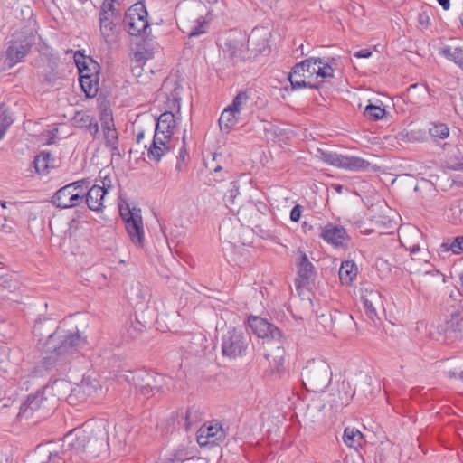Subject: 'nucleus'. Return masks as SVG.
Instances as JSON below:
<instances>
[{"instance_id": "nucleus-1", "label": "nucleus", "mask_w": 463, "mask_h": 463, "mask_svg": "<svg viewBox=\"0 0 463 463\" xmlns=\"http://www.w3.org/2000/svg\"><path fill=\"white\" fill-rule=\"evenodd\" d=\"M67 449L43 451L37 449L30 458L35 463H84L82 454L96 458L106 453L109 447V432L104 423L90 426L85 424L83 429L73 430L66 436Z\"/></svg>"}, {"instance_id": "nucleus-2", "label": "nucleus", "mask_w": 463, "mask_h": 463, "mask_svg": "<svg viewBox=\"0 0 463 463\" xmlns=\"http://www.w3.org/2000/svg\"><path fill=\"white\" fill-rule=\"evenodd\" d=\"M86 338L79 332L64 333L58 328L47 335L43 349L48 355L42 360V367L46 371L55 370L62 374L68 370L72 356L85 346Z\"/></svg>"}, {"instance_id": "nucleus-3", "label": "nucleus", "mask_w": 463, "mask_h": 463, "mask_svg": "<svg viewBox=\"0 0 463 463\" xmlns=\"http://www.w3.org/2000/svg\"><path fill=\"white\" fill-rule=\"evenodd\" d=\"M182 86L175 78H166L159 90V95L165 98V111L157 118L155 134L170 139L181 119Z\"/></svg>"}, {"instance_id": "nucleus-4", "label": "nucleus", "mask_w": 463, "mask_h": 463, "mask_svg": "<svg viewBox=\"0 0 463 463\" xmlns=\"http://www.w3.org/2000/svg\"><path fill=\"white\" fill-rule=\"evenodd\" d=\"M58 399L52 394V388L44 386L27 396L22 403L18 417L28 420H42L50 415L56 408Z\"/></svg>"}, {"instance_id": "nucleus-5", "label": "nucleus", "mask_w": 463, "mask_h": 463, "mask_svg": "<svg viewBox=\"0 0 463 463\" xmlns=\"http://www.w3.org/2000/svg\"><path fill=\"white\" fill-rule=\"evenodd\" d=\"M301 379L307 391L320 392L330 383L332 372L326 361L312 359L303 367Z\"/></svg>"}, {"instance_id": "nucleus-6", "label": "nucleus", "mask_w": 463, "mask_h": 463, "mask_svg": "<svg viewBox=\"0 0 463 463\" xmlns=\"http://www.w3.org/2000/svg\"><path fill=\"white\" fill-rule=\"evenodd\" d=\"M250 344L251 335L246 326L230 328L222 336V354L229 359L243 357Z\"/></svg>"}, {"instance_id": "nucleus-7", "label": "nucleus", "mask_w": 463, "mask_h": 463, "mask_svg": "<svg viewBox=\"0 0 463 463\" xmlns=\"http://www.w3.org/2000/svg\"><path fill=\"white\" fill-rule=\"evenodd\" d=\"M317 63H323V59L310 57L294 65L288 74V80L293 90L302 88L318 90L321 87L322 81H312L316 78V65Z\"/></svg>"}, {"instance_id": "nucleus-8", "label": "nucleus", "mask_w": 463, "mask_h": 463, "mask_svg": "<svg viewBox=\"0 0 463 463\" xmlns=\"http://www.w3.org/2000/svg\"><path fill=\"white\" fill-rule=\"evenodd\" d=\"M90 185L88 178L72 182L60 188L52 196V202L61 209L72 208L84 203V194Z\"/></svg>"}, {"instance_id": "nucleus-9", "label": "nucleus", "mask_w": 463, "mask_h": 463, "mask_svg": "<svg viewBox=\"0 0 463 463\" xmlns=\"http://www.w3.org/2000/svg\"><path fill=\"white\" fill-rule=\"evenodd\" d=\"M35 43V30L25 26L10 41L6 49V61L9 67L21 62Z\"/></svg>"}, {"instance_id": "nucleus-10", "label": "nucleus", "mask_w": 463, "mask_h": 463, "mask_svg": "<svg viewBox=\"0 0 463 463\" xmlns=\"http://www.w3.org/2000/svg\"><path fill=\"white\" fill-rule=\"evenodd\" d=\"M248 321L250 327L258 337L280 344L282 333L275 325L267 319L253 316L250 317ZM276 353L274 360L276 363H280L283 360L284 349L279 345L276 346Z\"/></svg>"}, {"instance_id": "nucleus-11", "label": "nucleus", "mask_w": 463, "mask_h": 463, "mask_svg": "<svg viewBox=\"0 0 463 463\" xmlns=\"http://www.w3.org/2000/svg\"><path fill=\"white\" fill-rule=\"evenodd\" d=\"M120 216L124 220L130 241L138 248H143L145 241L143 219L140 209L120 208Z\"/></svg>"}, {"instance_id": "nucleus-12", "label": "nucleus", "mask_w": 463, "mask_h": 463, "mask_svg": "<svg viewBox=\"0 0 463 463\" xmlns=\"http://www.w3.org/2000/svg\"><path fill=\"white\" fill-rule=\"evenodd\" d=\"M179 29L187 35L188 41L185 44L184 53L189 51L195 53L197 57L200 56L202 52L203 41L199 39L203 33V21L201 17H196L193 20L185 16H181L178 22Z\"/></svg>"}, {"instance_id": "nucleus-13", "label": "nucleus", "mask_w": 463, "mask_h": 463, "mask_svg": "<svg viewBox=\"0 0 463 463\" xmlns=\"http://www.w3.org/2000/svg\"><path fill=\"white\" fill-rule=\"evenodd\" d=\"M124 25L127 32L134 36L146 33L149 26L147 11L142 3H137L130 6L125 14Z\"/></svg>"}, {"instance_id": "nucleus-14", "label": "nucleus", "mask_w": 463, "mask_h": 463, "mask_svg": "<svg viewBox=\"0 0 463 463\" xmlns=\"http://www.w3.org/2000/svg\"><path fill=\"white\" fill-rule=\"evenodd\" d=\"M118 381H126L134 385L135 388L143 395L150 394L151 372L145 369H137L134 371H126L117 375Z\"/></svg>"}, {"instance_id": "nucleus-15", "label": "nucleus", "mask_w": 463, "mask_h": 463, "mask_svg": "<svg viewBox=\"0 0 463 463\" xmlns=\"http://www.w3.org/2000/svg\"><path fill=\"white\" fill-rule=\"evenodd\" d=\"M223 52L231 59H245L248 52L246 35L237 32L230 33L225 39Z\"/></svg>"}, {"instance_id": "nucleus-16", "label": "nucleus", "mask_w": 463, "mask_h": 463, "mask_svg": "<svg viewBox=\"0 0 463 463\" xmlns=\"http://www.w3.org/2000/svg\"><path fill=\"white\" fill-rule=\"evenodd\" d=\"M226 433L221 422L217 420H213L209 422L206 428V434L204 435V451L207 449L213 448L215 453V458L218 459L221 456L220 443L225 439Z\"/></svg>"}, {"instance_id": "nucleus-17", "label": "nucleus", "mask_w": 463, "mask_h": 463, "mask_svg": "<svg viewBox=\"0 0 463 463\" xmlns=\"http://www.w3.org/2000/svg\"><path fill=\"white\" fill-rule=\"evenodd\" d=\"M296 265L298 268V278L295 280L296 286L298 288L308 286L314 280L316 272L314 265L305 252L301 250L298 252Z\"/></svg>"}, {"instance_id": "nucleus-18", "label": "nucleus", "mask_w": 463, "mask_h": 463, "mask_svg": "<svg viewBox=\"0 0 463 463\" xmlns=\"http://www.w3.org/2000/svg\"><path fill=\"white\" fill-rule=\"evenodd\" d=\"M105 194L106 188L100 187L99 184L89 185L84 194V203H86L90 210L99 212L103 208Z\"/></svg>"}, {"instance_id": "nucleus-19", "label": "nucleus", "mask_w": 463, "mask_h": 463, "mask_svg": "<svg viewBox=\"0 0 463 463\" xmlns=\"http://www.w3.org/2000/svg\"><path fill=\"white\" fill-rule=\"evenodd\" d=\"M320 236L335 246L343 245L347 239L345 229L333 223H327L324 227H320Z\"/></svg>"}, {"instance_id": "nucleus-20", "label": "nucleus", "mask_w": 463, "mask_h": 463, "mask_svg": "<svg viewBox=\"0 0 463 463\" xmlns=\"http://www.w3.org/2000/svg\"><path fill=\"white\" fill-rule=\"evenodd\" d=\"M444 331L453 337L463 338V308L452 312L446 319Z\"/></svg>"}, {"instance_id": "nucleus-21", "label": "nucleus", "mask_w": 463, "mask_h": 463, "mask_svg": "<svg viewBox=\"0 0 463 463\" xmlns=\"http://www.w3.org/2000/svg\"><path fill=\"white\" fill-rule=\"evenodd\" d=\"M120 17L99 15V30L106 43L111 42L116 35L117 22Z\"/></svg>"}, {"instance_id": "nucleus-22", "label": "nucleus", "mask_w": 463, "mask_h": 463, "mask_svg": "<svg viewBox=\"0 0 463 463\" xmlns=\"http://www.w3.org/2000/svg\"><path fill=\"white\" fill-rule=\"evenodd\" d=\"M79 80L80 87L87 97L93 98L97 95L99 90L98 75H95V73L80 74Z\"/></svg>"}, {"instance_id": "nucleus-23", "label": "nucleus", "mask_w": 463, "mask_h": 463, "mask_svg": "<svg viewBox=\"0 0 463 463\" xmlns=\"http://www.w3.org/2000/svg\"><path fill=\"white\" fill-rule=\"evenodd\" d=\"M167 141H169V139L163 138L158 134H155L152 144L148 149V157L159 161L165 153L169 150V146L166 145Z\"/></svg>"}, {"instance_id": "nucleus-24", "label": "nucleus", "mask_w": 463, "mask_h": 463, "mask_svg": "<svg viewBox=\"0 0 463 463\" xmlns=\"http://www.w3.org/2000/svg\"><path fill=\"white\" fill-rule=\"evenodd\" d=\"M55 159L50 152L43 151L34 157L33 165L39 175H45L49 169L54 166Z\"/></svg>"}, {"instance_id": "nucleus-25", "label": "nucleus", "mask_w": 463, "mask_h": 463, "mask_svg": "<svg viewBox=\"0 0 463 463\" xmlns=\"http://www.w3.org/2000/svg\"><path fill=\"white\" fill-rule=\"evenodd\" d=\"M362 302L365 315L369 319L374 321L377 317V311L375 304L380 302V295L376 291H370L369 293L362 296Z\"/></svg>"}, {"instance_id": "nucleus-26", "label": "nucleus", "mask_w": 463, "mask_h": 463, "mask_svg": "<svg viewBox=\"0 0 463 463\" xmlns=\"http://www.w3.org/2000/svg\"><path fill=\"white\" fill-rule=\"evenodd\" d=\"M151 381H150V393H152L155 390L158 392H163L165 388L167 390L173 389L174 386V381L171 377L151 373Z\"/></svg>"}, {"instance_id": "nucleus-27", "label": "nucleus", "mask_w": 463, "mask_h": 463, "mask_svg": "<svg viewBox=\"0 0 463 463\" xmlns=\"http://www.w3.org/2000/svg\"><path fill=\"white\" fill-rule=\"evenodd\" d=\"M93 388L88 383H81L80 385L72 389L67 400L70 404H75L77 402H83L87 397L91 394Z\"/></svg>"}, {"instance_id": "nucleus-28", "label": "nucleus", "mask_w": 463, "mask_h": 463, "mask_svg": "<svg viewBox=\"0 0 463 463\" xmlns=\"http://www.w3.org/2000/svg\"><path fill=\"white\" fill-rule=\"evenodd\" d=\"M363 439L364 436L359 430L351 427H346L345 429L343 441L346 446L357 449L362 447Z\"/></svg>"}, {"instance_id": "nucleus-29", "label": "nucleus", "mask_w": 463, "mask_h": 463, "mask_svg": "<svg viewBox=\"0 0 463 463\" xmlns=\"http://www.w3.org/2000/svg\"><path fill=\"white\" fill-rule=\"evenodd\" d=\"M338 273L341 283L349 285L357 275V267L354 261L346 260L342 262Z\"/></svg>"}, {"instance_id": "nucleus-30", "label": "nucleus", "mask_w": 463, "mask_h": 463, "mask_svg": "<svg viewBox=\"0 0 463 463\" xmlns=\"http://www.w3.org/2000/svg\"><path fill=\"white\" fill-rule=\"evenodd\" d=\"M370 163L358 156H344L341 168L351 171H363L369 167Z\"/></svg>"}, {"instance_id": "nucleus-31", "label": "nucleus", "mask_w": 463, "mask_h": 463, "mask_svg": "<svg viewBox=\"0 0 463 463\" xmlns=\"http://www.w3.org/2000/svg\"><path fill=\"white\" fill-rule=\"evenodd\" d=\"M146 328V324L142 323L137 317L130 318L125 326L127 337L129 339H136L141 335Z\"/></svg>"}, {"instance_id": "nucleus-32", "label": "nucleus", "mask_w": 463, "mask_h": 463, "mask_svg": "<svg viewBox=\"0 0 463 463\" xmlns=\"http://www.w3.org/2000/svg\"><path fill=\"white\" fill-rule=\"evenodd\" d=\"M440 54L446 59L455 62L459 68L463 69V48L445 46L441 49Z\"/></svg>"}, {"instance_id": "nucleus-33", "label": "nucleus", "mask_w": 463, "mask_h": 463, "mask_svg": "<svg viewBox=\"0 0 463 463\" xmlns=\"http://www.w3.org/2000/svg\"><path fill=\"white\" fill-rule=\"evenodd\" d=\"M106 146H114L118 143V136L114 127L113 120L104 122L102 125Z\"/></svg>"}, {"instance_id": "nucleus-34", "label": "nucleus", "mask_w": 463, "mask_h": 463, "mask_svg": "<svg viewBox=\"0 0 463 463\" xmlns=\"http://www.w3.org/2000/svg\"><path fill=\"white\" fill-rule=\"evenodd\" d=\"M441 252L451 251L454 254L463 253V236H458L453 241L447 240L440 245Z\"/></svg>"}, {"instance_id": "nucleus-35", "label": "nucleus", "mask_w": 463, "mask_h": 463, "mask_svg": "<svg viewBox=\"0 0 463 463\" xmlns=\"http://www.w3.org/2000/svg\"><path fill=\"white\" fill-rule=\"evenodd\" d=\"M202 411L200 407L193 406L190 407L185 415V429L189 431L192 427L197 428V424L202 420Z\"/></svg>"}, {"instance_id": "nucleus-36", "label": "nucleus", "mask_w": 463, "mask_h": 463, "mask_svg": "<svg viewBox=\"0 0 463 463\" xmlns=\"http://www.w3.org/2000/svg\"><path fill=\"white\" fill-rule=\"evenodd\" d=\"M250 100V96L248 91H240L236 97L233 99V101L230 107L237 112L238 115L241 114V111L245 110L248 108V102Z\"/></svg>"}, {"instance_id": "nucleus-37", "label": "nucleus", "mask_w": 463, "mask_h": 463, "mask_svg": "<svg viewBox=\"0 0 463 463\" xmlns=\"http://www.w3.org/2000/svg\"><path fill=\"white\" fill-rule=\"evenodd\" d=\"M239 115L230 106L225 109L219 118L221 127L224 126L226 128H232L237 121Z\"/></svg>"}, {"instance_id": "nucleus-38", "label": "nucleus", "mask_w": 463, "mask_h": 463, "mask_svg": "<svg viewBox=\"0 0 463 463\" xmlns=\"http://www.w3.org/2000/svg\"><path fill=\"white\" fill-rule=\"evenodd\" d=\"M385 114L386 111L383 108L373 104L367 105L364 111V117L373 121H377L383 118Z\"/></svg>"}, {"instance_id": "nucleus-39", "label": "nucleus", "mask_w": 463, "mask_h": 463, "mask_svg": "<svg viewBox=\"0 0 463 463\" xmlns=\"http://www.w3.org/2000/svg\"><path fill=\"white\" fill-rule=\"evenodd\" d=\"M116 1L117 0H105L101 5L99 15L120 17V10L117 9L114 5Z\"/></svg>"}, {"instance_id": "nucleus-40", "label": "nucleus", "mask_w": 463, "mask_h": 463, "mask_svg": "<svg viewBox=\"0 0 463 463\" xmlns=\"http://www.w3.org/2000/svg\"><path fill=\"white\" fill-rule=\"evenodd\" d=\"M319 151L321 153V159L325 163H327L331 165L341 168V165H342V161H343V157H344L343 155H339V154L332 153V152H325V151H321V150H319Z\"/></svg>"}, {"instance_id": "nucleus-41", "label": "nucleus", "mask_w": 463, "mask_h": 463, "mask_svg": "<svg viewBox=\"0 0 463 463\" xmlns=\"http://www.w3.org/2000/svg\"><path fill=\"white\" fill-rule=\"evenodd\" d=\"M449 211L451 212L452 222L463 224V199L452 203Z\"/></svg>"}, {"instance_id": "nucleus-42", "label": "nucleus", "mask_w": 463, "mask_h": 463, "mask_svg": "<svg viewBox=\"0 0 463 463\" xmlns=\"http://www.w3.org/2000/svg\"><path fill=\"white\" fill-rule=\"evenodd\" d=\"M430 133L434 137L444 139L448 137L449 131L447 125L442 123H436L433 124L432 127L430 128Z\"/></svg>"}, {"instance_id": "nucleus-43", "label": "nucleus", "mask_w": 463, "mask_h": 463, "mask_svg": "<svg viewBox=\"0 0 463 463\" xmlns=\"http://www.w3.org/2000/svg\"><path fill=\"white\" fill-rule=\"evenodd\" d=\"M319 66L316 70V78L321 77L323 79L333 78L334 69L329 62L323 61V63H318Z\"/></svg>"}, {"instance_id": "nucleus-44", "label": "nucleus", "mask_w": 463, "mask_h": 463, "mask_svg": "<svg viewBox=\"0 0 463 463\" xmlns=\"http://www.w3.org/2000/svg\"><path fill=\"white\" fill-rule=\"evenodd\" d=\"M14 119L11 114L8 112L7 109L4 104L0 105V129L3 128L5 131L12 125Z\"/></svg>"}, {"instance_id": "nucleus-45", "label": "nucleus", "mask_w": 463, "mask_h": 463, "mask_svg": "<svg viewBox=\"0 0 463 463\" xmlns=\"http://www.w3.org/2000/svg\"><path fill=\"white\" fill-rule=\"evenodd\" d=\"M92 118L93 117L87 112L80 111L75 114L73 120L78 128H87L88 125L91 124Z\"/></svg>"}, {"instance_id": "nucleus-46", "label": "nucleus", "mask_w": 463, "mask_h": 463, "mask_svg": "<svg viewBox=\"0 0 463 463\" xmlns=\"http://www.w3.org/2000/svg\"><path fill=\"white\" fill-rule=\"evenodd\" d=\"M222 158V156L221 154L213 153L211 162L204 163V167L210 169L213 173H218L222 171V167L220 162Z\"/></svg>"}, {"instance_id": "nucleus-47", "label": "nucleus", "mask_w": 463, "mask_h": 463, "mask_svg": "<svg viewBox=\"0 0 463 463\" xmlns=\"http://www.w3.org/2000/svg\"><path fill=\"white\" fill-rule=\"evenodd\" d=\"M349 388L348 384H345V383H342L339 388V392L343 391L344 394L339 395V401H335L339 405L344 406L347 405L349 402L352 400L354 396V392L349 393L347 389Z\"/></svg>"}, {"instance_id": "nucleus-48", "label": "nucleus", "mask_w": 463, "mask_h": 463, "mask_svg": "<svg viewBox=\"0 0 463 463\" xmlns=\"http://www.w3.org/2000/svg\"><path fill=\"white\" fill-rule=\"evenodd\" d=\"M172 458H175V463H194L200 461V458L196 459L194 458H186V453L184 450H176L170 454Z\"/></svg>"}, {"instance_id": "nucleus-49", "label": "nucleus", "mask_w": 463, "mask_h": 463, "mask_svg": "<svg viewBox=\"0 0 463 463\" xmlns=\"http://www.w3.org/2000/svg\"><path fill=\"white\" fill-rule=\"evenodd\" d=\"M75 63L79 69L80 75L84 74L89 65V58L84 55H81V58H77V55H75Z\"/></svg>"}, {"instance_id": "nucleus-50", "label": "nucleus", "mask_w": 463, "mask_h": 463, "mask_svg": "<svg viewBox=\"0 0 463 463\" xmlns=\"http://www.w3.org/2000/svg\"><path fill=\"white\" fill-rule=\"evenodd\" d=\"M99 70V65L93 61L91 58H89V65L85 71V73L90 74L95 73V75H98Z\"/></svg>"}, {"instance_id": "nucleus-51", "label": "nucleus", "mask_w": 463, "mask_h": 463, "mask_svg": "<svg viewBox=\"0 0 463 463\" xmlns=\"http://www.w3.org/2000/svg\"><path fill=\"white\" fill-rule=\"evenodd\" d=\"M302 209L299 204L295 205L290 212V220L292 222H298L301 217Z\"/></svg>"}, {"instance_id": "nucleus-52", "label": "nucleus", "mask_w": 463, "mask_h": 463, "mask_svg": "<svg viewBox=\"0 0 463 463\" xmlns=\"http://www.w3.org/2000/svg\"><path fill=\"white\" fill-rule=\"evenodd\" d=\"M418 22L422 27L427 28L430 24V19L428 14L423 12L419 14Z\"/></svg>"}, {"instance_id": "nucleus-53", "label": "nucleus", "mask_w": 463, "mask_h": 463, "mask_svg": "<svg viewBox=\"0 0 463 463\" xmlns=\"http://www.w3.org/2000/svg\"><path fill=\"white\" fill-rule=\"evenodd\" d=\"M99 177L102 178V180H101L102 185H100V187L106 188V194H107L108 191L112 188L111 179L107 175L102 176V171L99 172Z\"/></svg>"}, {"instance_id": "nucleus-54", "label": "nucleus", "mask_w": 463, "mask_h": 463, "mask_svg": "<svg viewBox=\"0 0 463 463\" xmlns=\"http://www.w3.org/2000/svg\"><path fill=\"white\" fill-rule=\"evenodd\" d=\"M238 194H239V191H238L237 188L230 190V194H226L224 196L225 203L227 205L233 204L234 203V199H235V197L237 196Z\"/></svg>"}, {"instance_id": "nucleus-55", "label": "nucleus", "mask_w": 463, "mask_h": 463, "mask_svg": "<svg viewBox=\"0 0 463 463\" xmlns=\"http://www.w3.org/2000/svg\"><path fill=\"white\" fill-rule=\"evenodd\" d=\"M57 80L56 73L52 70L49 72H46L43 76V80L49 84H53Z\"/></svg>"}, {"instance_id": "nucleus-56", "label": "nucleus", "mask_w": 463, "mask_h": 463, "mask_svg": "<svg viewBox=\"0 0 463 463\" xmlns=\"http://www.w3.org/2000/svg\"><path fill=\"white\" fill-rule=\"evenodd\" d=\"M371 55L372 52L369 49H362L354 54L356 58H369Z\"/></svg>"}, {"instance_id": "nucleus-57", "label": "nucleus", "mask_w": 463, "mask_h": 463, "mask_svg": "<svg viewBox=\"0 0 463 463\" xmlns=\"http://www.w3.org/2000/svg\"><path fill=\"white\" fill-rule=\"evenodd\" d=\"M87 128H89L90 134L93 136H95L99 132V125L94 118L91 120V124L88 125Z\"/></svg>"}, {"instance_id": "nucleus-58", "label": "nucleus", "mask_w": 463, "mask_h": 463, "mask_svg": "<svg viewBox=\"0 0 463 463\" xmlns=\"http://www.w3.org/2000/svg\"><path fill=\"white\" fill-rule=\"evenodd\" d=\"M108 147L110 149L112 156H116L118 157L122 156V155L118 149V143L115 144L114 146H109Z\"/></svg>"}, {"instance_id": "nucleus-59", "label": "nucleus", "mask_w": 463, "mask_h": 463, "mask_svg": "<svg viewBox=\"0 0 463 463\" xmlns=\"http://www.w3.org/2000/svg\"><path fill=\"white\" fill-rule=\"evenodd\" d=\"M0 287L3 288H7L9 291H14L16 288V285H12L11 281L4 280V284H1Z\"/></svg>"}, {"instance_id": "nucleus-60", "label": "nucleus", "mask_w": 463, "mask_h": 463, "mask_svg": "<svg viewBox=\"0 0 463 463\" xmlns=\"http://www.w3.org/2000/svg\"><path fill=\"white\" fill-rule=\"evenodd\" d=\"M156 463H175V458H172L170 454L163 458H159Z\"/></svg>"}, {"instance_id": "nucleus-61", "label": "nucleus", "mask_w": 463, "mask_h": 463, "mask_svg": "<svg viewBox=\"0 0 463 463\" xmlns=\"http://www.w3.org/2000/svg\"><path fill=\"white\" fill-rule=\"evenodd\" d=\"M0 463H13L11 457L8 454L0 455Z\"/></svg>"}, {"instance_id": "nucleus-62", "label": "nucleus", "mask_w": 463, "mask_h": 463, "mask_svg": "<svg viewBox=\"0 0 463 463\" xmlns=\"http://www.w3.org/2000/svg\"><path fill=\"white\" fill-rule=\"evenodd\" d=\"M202 429H203V425L197 429V432H196V441L200 447H203V442L201 441V439L203 438V434L201 433Z\"/></svg>"}, {"instance_id": "nucleus-63", "label": "nucleus", "mask_w": 463, "mask_h": 463, "mask_svg": "<svg viewBox=\"0 0 463 463\" xmlns=\"http://www.w3.org/2000/svg\"><path fill=\"white\" fill-rule=\"evenodd\" d=\"M437 2L442 6L444 10H449L450 7L449 0H437Z\"/></svg>"}, {"instance_id": "nucleus-64", "label": "nucleus", "mask_w": 463, "mask_h": 463, "mask_svg": "<svg viewBox=\"0 0 463 463\" xmlns=\"http://www.w3.org/2000/svg\"><path fill=\"white\" fill-rule=\"evenodd\" d=\"M43 326H44V325L43 323L35 325L34 329H33L34 335H37L39 334V335H43L42 331L43 329Z\"/></svg>"}]
</instances>
